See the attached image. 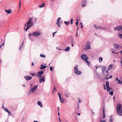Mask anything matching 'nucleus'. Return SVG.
I'll use <instances>...</instances> for the list:
<instances>
[{
    "label": "nucleus",
    "instance_id": "obj_52",
    "mask_svg": "<svg viewBox=\"0 0 122 122\" xmlns=\"http://www.w3.org/2000/svg\"><path fill=\"white\" fill-rule=\"evenodd\" d=\"M76 25L77 26L78 25V22L77 21H76Z\"/></svg>",
    "mask_w": 122,
    "mask_h": 122
},
{
    "label": "nucleus",
    "instance_id": "obj_11",
    "mask_svg": "<svg viewBox=\"0 0 122 122\" xmlns=\"http://www.w3.org/2000/svg\"><path fill=\"white\" fill-rule=\"evenodd\" d=\"M33 18V17L32 18H29V20L28 22L26 23V25H28L30 24V23H32L31 22V21L32 20V19Z\"/></svg>",
    "mask_w": 122,
    "mask_h": 122
},
{
    "label": "nucleus",
    "instance_id": "obj_60",
    "mask_svg": "<svg viewBox=\"0 0 122 122\" xmlns=\"http://www.w3.org/2000/svg\"><path fill=\"white\" fill-rule=\"evenodd\" d=\"M59 120L60 122H61V120L60 119V117H59Z\"/></svg>",
    "mask_w": 122,
    "mask_h": 122
},
{
    "label": "nucleus",
    "instance_id": "obj_4",
    "mask_svg": "<svg viewBox=\"0 0 122 122\" xmlns=\"http://www.w3.org/2000/svg\"><path fill=\"white\" fill-rule=\"evenodd\" d=\"M90 42L88 41L86 43V45L85 49V50L89 49H91V46L90 44Z\"/></svg>",
    "mask_w": 122,
    "mask_h": 122
},
{
    "label": "nucleus",
    "instance_id": "obj_33",
    "mask_svg": "<svg viewBox=\"0 0 122 122\" xmlns=\"http://www.w3.org/2000/svg\"><path fill=\"white\" fill-rule=\"evenodd\" d=\"M94 27H95L97 29H100V28H101V27H97L96 25H94Z\"/></svg>",
    "mask_w": 122,
    "mask_h": 122
},
{
    "label": "nucleus",
    "instance_id": "obj_56",
    "mask_svg": "<svg viewBox=\"0 0 122 122\" xmlns=\"http://www.w3.org/2000/svg\"><path fill=\"white\" fill-rule=\"evenodd\" d=\"M79 104L78 103L77 104V108L78 109H79Z\"/></svg>",
    "mask_w": 122,
    "mask_h": 122
},
{
    "label": "nucleus",
    "instance_id": "obj_5",
    "mask_svg": "<svg viewBox=\"0 0 122 122\" xmlns=\"http://www.w3.org/2000/svg\"><path fill=\"white\" fill-rule=\"evenodd\" d=\"M41 33L40 31H36L33 32V36L36 37H37L40 36L41 34Z\"/></svg>",
    "mask_w": 122,
    "mask_h": 122
},
{
    "label": "nucleus",
    "instance_id": "obj_61",
    "mask_svg": "<svg viewBox=\"0 0 122 122\" xmlns=\"http://www.w3.org/2000/svg\"><path fill=\"white\" fill-rule=\"evenodd\" d=\"M73 20L72 18H71V21H73Z\"/></svg>",
    "mask_w": 122,
    "mask_h": 122
},
{
    "label": "nucleus",
    "instance_id": "obj_8",
    "mask_svg": "<svg viewBox=\"0 0 122 122\" xmlns=\"http://www.w3.org/2000/svg\"><path fill=\"white\" fill-rule=\"evenodd\" d=\"M86 0H83L82 3L81 5L82 7H84L85 6L86 3Z\"/></svg>",
    "mask_w": 122,
    "mask_h": 122
},
{
    "label": "nucleus",
    "instance_id": "obj_35",
    "mask_svg": "<svg viewBox=\"0 0 122 122\" xmlns=\"http://www.w3.org/2000/svg\"><path fill=\"white\" fill-rule=\"evenodd\" d=\"M58 95L59 96V97L60 99V98H61V94L60 93L58 92Z\"/></svg>",
    "mask_w": 122,
    "mask_h": 122
},
{
    "label": "nucleus",
    "instance_id": "obj_39",
    "mask_svg": "<svg viewBox=\"0 0 122 122\" xmlns=\"http://www.w3.org/2000/svg\"><path fill=\"white\" fill-rule=\"evenodd\" d=\"M53 68L52 67H50V69L51 71H52L53 70Z\"/></svg>",
    "mask_w": 122,
    "mask_h": 122
},
{
    "label": "nucleus",
    "instance_id": "obj_64",
    "mask_svg": "<svg viewBox=\"0 0 122 122\" xmlns=\"http://www.w3.org/2000/svg\"><path fill=\"white\" fill-rule=\"evenodd\" d=\"M121 54L122 55V50L120 51Z\"/></svg>",
    "mask_w": 122,
    "mask_h": 122
},
{
    "label": "nucleus",
    "instance_id": "obj_47",
    "mask_svg": "<svg viewBox=\"0 0 122 122\" xmlns=\"http://www.w3.org/2000/svg\"><path fill=\"white\" fill-rule=\"evenodd\" d=\"M65 96L66 97H68L69 96V95H67L66 93H65Z\"/></svg>",
    "mask_w": 122,
    "mask_h": 122
},
{
    "label": "nucleus",
    "instance_id": "obj_19",
    "mask_svg": "<svg viewBox=\"0 0 122 122\" xmlns=\"http://www.w3.org/2000/svg\"><path fill=\"white\" fill-rule=\"evenodd\" d=\"M41 67L40 68L41 69H44L47 67L46 66L43 65L42 64L41 65Z\"/></svg>",
    "mask_w": 122,
    "mask_h": 122
},
{
    "label": "nucleus",
    "instance_id": "obj_17",
    "mask_svg": "<svg viewBox=\"0 0 122 122\" xmlns=\"http://www.w3.org/2000/svg\"><path fill=\"white\" fill-rule=\"evenodd\" d=\"M113 46L115 48L118 49L119 48V46L118 44H114Z\"/></svg>",
    "mask_w": 122,
    "mask_h": 122
},
{
    "label": "nucleus",
    "instance_id": "obj_49",
    "mask_svg": "<svg viewBox=\"0 0 122 122\" xmlns=\"http://www.w3.org/2000/svg\"><path fill=\"white\" fill-rule=\"evenodd\" d=\"M56 32H57L56 31L55 32H54L53 33V37H54V35H55V34L56 33Z\"/></svg>",
    "mask_w": 122,
    "mask_h": 122
},
{
    "label": "nucleus",
    "instance_id": "obj_48",
    "mask_svg": "<svg viewBox=\"0 0 122 122\" xmlns=\"http://www.w3.org/2000/svg\"><path fill=\"white\" fill-rule=\"evenodd\" d=\"M103 86L104 89L105 90H106V86L105 84H103Z\"/></svg>",
    "mask_w": 122,
    "mask_h": 122
},
{
    "label": "nucleus",
    "instance_id": "obj_32",
    "mask_svg": "<svg viewBox=\"0 0 122 122\" xmlns=\"http://www.w3.org/2000/svg\"><path fill=\"white\" fill-rule=\"evenodd\" d=\"M107 89L108 92H109L111 89H112L110 87L107 88Z\"/></svg>",
    "mask_w": 122,
    "mask_h": 122
},
{
    "label": "nucleus",
    "instance_id": "obj_31",
    "mask_svg": "<svg viewBox=\"0 0 122 122\" xmlns=\"http://www.w3.org/2000/svg\"><path fill=\"white\" fill-rule=\"evenodd\" d=\"M102 60H103V59L102 57H100L99 59V62H102Z\"/></svg>",
    "mask_w": 122,
    "mask_h": 122
},
{
    "label": "nucleus",
    "instance_id": "obj_51",
    "mask_svg": "<svg viewBox=\"0 0 122 122\" xmlns=\"http://www.w3.org/2000/svg\"><path fill=\"white\" fill-rule=\"evenodd\" d=\"M57 26H58V27H59L60 28V27L61 25H60V24H57Z\"/></svg>",
    "mask_w": 122,
    "mask_h": 122
},
{
    "label": "nucleus",
    "instance_id": "obj_28",
    "mask_svg": "<svg viewBox=\"0 0 122 122\" xmlns=\"http://www.w3.org/2000/svg\"><path fill=\"white\" fill-rule=\"evenodd\" d=\"M64 23L67 25H68L70 23V22L64 21Z\"/></svg>",
    "mask_w": 122,
    "mask_h": 122
},
{
    "label": "nucleus",
    "instance_id": "obj_58",
    "mask_svg": "<svg viewBox=\"0 0 122 122\" xmlns=\"http://www.w3.org/2000/svg\"><path fill=\"white\" fill-rule=\"evenodd\" d=\"M34 64L33 63V62H32V66H33L34 65Z\"/></svg>",
    "mask_w": 122,
    "mask_h": 122
},
{
    "label": "nucleus",
    "instance_id": "obj_18",
    "mask_svg": "<svg viewBox=\"0 0 122 122\" xmlns=\"http://www.w3.org/2000/svg\"><path fill=\"white\" fill-rule=\"evenodd\" d=\"M112 64H110L108 66L107 68L108 69V70H110L113 68V67H112Z\"/></svg>",
    "mask_w": 122,
    "mask_h": 122
},
{
    "label": "nucleus",
    "instance_id": "obj_13",
    "mask_svg": "<svg viewBox=\"0 0 122 122\" xmlns=\"http://www.w3.org/2000/svg\"><path fill=\"white\" fill-rule=\"evenodd\" d=\"M33 25V23H30V24L28 25L27 26V27L29 29L30 28V27L32 26Z\"/></svg>",
    "mask_w": 122,
    "mask_h": 122
},
{
    "label": "nucleus",
    "instance_id": "obj_41",
    "mask_svg": "<svg viewBox=\"0 0 122 122\" xmlns=\"http://www.w3.org/2000/svg\"><path fill=\"white\" fill-rule=\"evenodd\" d=\"M100 29H101L102 30H105L106 29V28L104 27H101V28H100Z\"/></svg>",
    "mask_w": 122,
    "mask_h": 122
},
{
    "label": "nucleus",
    "instance_id": "obj_53",
    "mask_svg": "<svg viewBox=\"0 0 122 122\" xmlns=\"http://www.w3.org/2000/svg\"><path fill=\"white\" fill-rule=\"evenodd\" d=\"M29 29L27 27H26V29H25V31H27V30H28V29Z\"/></svg>",
    "mask_w": 122,
    "mask_h": 122
},
{
    "label": "nucleus",
    "instance_id": "obj_42",
    "mask_svg": "<svg viewBox=\"0 0 122 122\" xmlns=\"http://www.w3.org/2000/svg\"><path fill=\"white\" fill-rule=\"evenodd\" d=\"M106 120H104L102 121L101 120H100V122H106Z\"/></svg>",
    "mask_w": 122,
    "mask_h": 122
},
{
    "label": "nucleus",
    "instance_id": "obj_37",
    "mask_svg": "<svg viewBox=\"0 0 122 122\" xmlns=\"http://www.w3.org/2000/svg\"><path fill=\"white\" fill-rule=\"evenodd\" d=\"M21 2L20 0V1L19 4V8L20 9V8Z\"/></svg>",
    "mask_w": 122,
    "mask_h": 122
},
{
    "label": "nucleus",
    "instance_id": "obj_26",
    "mask_svg": "<svg viewBox=\"0 0 122 122\" xmlns=\"http://www.w3.org/2000/svg\"><path fill=\"white\" fill-rule=\"evenodd\" d=\"M118 36L120 38L122 39V34H118Z\"/></svg>",
    "mask_w": 122,
    "mask_h": 122
},
{
    "label": "nucleus",
    "instance_id": "obj_59",
    "mask_svg": "<svg viewBox=\"0 0 122 122\" xmlns=\"http://www.w3.org/2000/svg\"><path fill=\"white\" fill-rule=\"evenodd\" d=\"M1 45L2 46L4 45V43L3 44H2Z\"/></svg>",
    "mask_w": 122,
    "mask_h": 122
},
{
    "label": "nucleus",
    "instance_id": "obj_9",
    "mask_svg": "<svg viewBox=\"0 0 122 122\" xmlns=\"http://www.w3.org/2000/svg\"><path fill=\"white\" fill-rule=\"evenodd\" d=\"M45 81V76H44L42 77H41L39 79V81L41 83L44 81Z\"/></svg>",
    "mask_w": 122,
    "mask_h": 122
},
{
    "label": "nucleus",
    "instance_id": "obj_30",
    "mask_svg": "<svg viewBox=\"0 0 122 122\" xmlns=\"http://www.w3.org/2000/svg\"><path fill=\"white\" fill-rule=\"evenodd\" d=\"M40 56L41 57L44 58H45L46 57V56L45 55L42 54H41L40 55Z\"/></svg>",
    "mask_w": 122,
    "mask_h": 122
},
{
    "label": "nucleus",
    "instance_id": "obj_2",
    "mask_svg": "<svg viewBox=\"0 0 122 122\" xmlns=\"http://www.w3.org/2000/svg\"><path fill=\"white\" fill-rule=\"evenodd\" d=\"M82 59L88 65L89 64V62L87 60L89 58L85 54H82L81 56Z\"/></svg>",
    "mask_w": 122,
    "mask_h": 122
},
{
    "label": "nucleus",
    "instance_id": "obj_15",
    "mask_svg": "<svg viewBox=\"0 0 122 122\" xmlns=\"http://www.w3.org/2000/svg\"><path fill=\"white\" fill-rule=\"evenodd\" d=\"M5 12L8 14L12 12V10H5Z\"/></svg>",
    "mask_w": 122,
    "mask_h": 122
},
{
    "label": "nucleus",
    "instance_id": "obj_44",
    "mask_svg": "<svg viewBox=\"0 0 122 122\" xmlns=\"http://www.w3.org/2000/svg\"><path fill=\"white\" fill-rule=\"evenodd\" d=\"M117 81H118V82H117V83H118V84H119L120 83V82L121 81L119 80H118Z\"/></svg>",
    "mask_w": 122,
    "mask_h": 122
},
{
    "label": "nucleus",
    "instance_id": "obj_36",
    "mask_svg": "<svg viewBox=\"0 0 122 122\" xmlns=\"http://www.w3.org/2000/svg\"><path fill=\"white\" fill-rule=\"evenodd\" d=\"M113 94V92L112 91H111L109 92V94L111 95L112 96V95Z\"/></svg>",
    "mask_w": 122,
    "mask_h": 122
},
{
    "label": "nucleus",
    "instance_id": "obj_1",
    "mask_svg": "<svg viewBox=\"0 0 122 122\" xmlns=\"http://www.w3.org/2000/svg\"><path fill=\"white\" fill-rule=\"evenodd\" d=\"M117 112V114L120 116H122V104H118L116 107Z\"/></svg>",
    "mask_w": 122,
    "mask_h": 122
},
{
    "label": "nucleus",
    "instance_id": "obj_38",
    "mask_svg": "<svg viewBox=\"0 0 122 122\" xmlns=\"http://www.w3.org/2000/svg\"><path fill=\"white\" fill-rule=\"evenodd\" d=\"M61 19V18L60 17L58 18V19L57 20V22H60V20Z\"/></svg>",
    "mask_w": 122,
    "mask_h": 122
},
{
    "label": "nucleus",
    "instance_id": "obj_29",
    "mask_svg": "<svg viewBox=\"0 0 122 122\" xmlns=\"http://www.w3.org/2000/svg\"><path fill=\"white\" fill-rule=\"evenodd\" d=\"M102 70H103V71H106V67L105 66H104L102 68Z\"/></svg>",
    "mask_w": 122,
    "mask_h": 122
},
{
    "label": "nucleus",
    "instance_id": "obj_43",
    "mask_svg": "<svg viewBox=\"0 0 122 122\" xmlns=\"http://www.w3.org/2000/svg\"><path fill=\"white\" fill-rule=\"evenodd\" d=\"M120 63L121 64V66L122 67V57L121 58Z\"/></svg>",
    "mask_w": 122,
    "mask_h": 122
},
{
    "label": "nucleus",
    "instance_id": "obj_50",
    "mask_svg": "<svg viewBox=\"0 0 122 122\" xmlns=\"http://www.w3.org/2000/svg\"><path fill=\"white\" fill-rule=\"evenodd\" d=\"M30 74L32 76H33L35 75V73H30Z\"/></svg>",
    "mask_w": 122,
    "mask_h": 122
},
{
    "label": "nucleus",
    "instance_id": "obj_6",
    "mask_svg": "<svg viewBox=\"0 0 122 122\" xmlns=\"http://www.w3.org/2000/svg\"><path fill=\"white\" fill-rule=\"evenodd\" d=\"M114 30H117L120 31V30L122 31V26H119L117 27H115L114 28Z\"/></svg>",
    "mask_w": 122,
    "mask_h": 122
},
{
    "label": "nucleus",
    "instance_id": "obj_12",
    "mask_svg": "<svg viewBox=\"0 0 122 122\" xmlns=\"http://www.w3.org/2000/svg\"><path fill=\"white\" fill-rule=\"evenodd\" d=\"M4 110L6 112H7L9 114H10V115H11V114L10 113L8 109L6 107H5L4 108Z\"/></svg>",
    "mask_w": 122,
    "mask_h": 122
},
{
    "label": "nucleus",
    "instance_id": "obj_40",
    "mask_svg": "<svg viewBox=\"0 0 122 122\" xmlns=\"http://www.w3.org/2000/svg\"><path fill=\"white\" fill-rule=\"evenodd\" d=\"M28 35L29 36H33V33L32 34L31 33H30Z\"/></svg>",
    "mask_w": 122,
    "mask_h": 122
},
{
    "label": "nucleus",
    "instance_id": "obj_63",
    "mask_svg": "<svg viewBox=\"0 0 122 122\" xmlns=\"http://www.w3.org/2000/svg\"><path fill=\"white\" fill-rule=\"evenodd\" d=\"M33 122H39L38 121H34Z\"/></svg>",
    "mask_w": 122,
    "mask_h": 122
},
{
    "label": "nucleus",
    "instance_id": "obj_46",
    "mask_svg": "<svg viewBox=\"0 0 122 122\" xmlns=\"http://www.w3.org/2000/svg\"><path fill=\"white\" fill-rule=\"evenodd\" d=\"M53 90L54 91H56V89L55 87H54V88H53Z\"/></svg>",
    "mask_w": 122,
    "mask_h": 122
},
{
    "label": "nucleus",
    "instance_id": "obj_22",
    "mask_svg": "<svg viewBox=\"0 0 122 122\" xmlns=\"http://www.w3.org/2000/svg\"><path fill=\"white\" fill-rule=\"evenodd\" d=\"M37 103L38 105L40 106L41 107H42L43 106L42 105V103L41 101L38 102Z\"/></svg>",
    "mask_w": 122,
    "mask_h": 122
},
{
    "label": "nucleus",
    "instance_id": "obj_3",
    "mask_svg": "<svg viewBox=\"0 0 122 122\" xmlns=\"http://www.w3.org/2000/svg\"><path fill=\"white\" fill-rule=\"evenodd\" d=\"M38 87V86L36 85L33 87L32 89H30L29 91L28 92V94H30L35 92L36 90Z\"/></svg>",
    "mask_w": 122,
    "mask_h": 122
},
{
    "label": "nucleus",
    "instance_id": "obj_10",
    "mask_svg": "<svg viewBox=\"0 0 122 122\" xmlns=\"http://www.w3.org/2000/svg\"><path fill=\"white\" fill-rule=\"evenodd\" d=\"M24 78L26 80H30L31 79L32 77L31 76H24Z\"/></svg>",
    "mask_w": 122,
    "mask_h": 122
},
{
    "label": "nucleus",
    "instance_id": "obj_24",
    "mask_svg": "<svg viewBox=\"0 0 122 122\" xmlns=\"http://www.w3.org/2000/svg\"><path fill=\"white\" fill-rule=\"evenodd\" d=\"M45 4V3H43L42 4L40 5L39 6V7L40 8H42L44 6Z\"/></svg>",
    "mask_w": 122,
    "mask_h": 122
},
{
    "label": "nucleus",
    "instance_id": "obj_62",
    "mask_svg": "<svg viewBox=\"0 0 122 122\" xmlns=\"http://www.w3.org/2000/svg\"><path fill=\"white\" fill-rule=\"evenodd\" d=\"M56 24H60L59 22H57L56 23Z\"/></svg>",
    "mask_w": 122,
    "mask_h": 122
},
{
    "label": "nucleus",
    "instance_id": "obj_25",
    "mask_svg": "<svg viewBox=\"0 0 122 122\" xmlns=\"http://www.w3.org/2000/svg\"><path fill=\"white\" fill-rule=\"evenodd\" d=\"M60 102L62 103H64V100L62 98L60 99Z\"/></svg>",
    "mask_w": 122,
    "mask_h": 122
},
{
    "label": "nucleus",
    "instance_id": "obj_45",
    "mask_svg": "<svg viewBox=\"0 0 122 122\" xmlns=\"http://www.w3.org/2000/svg\"><path fill=\"white\" fill-rule=\"evenodd\" d=\"M34 20L35 21V22H36L37 20V19L36 17H34Z\"/></svg>",
    "mask_w": 122,
    "mask_h": 122
},
{
    "label": "nucleus",
    "instance_id": "obj_34",
    "mask_svg": "<svg viewBox=\"0 0 122 122\" xmlns=\"http://www.w3.org/2000/svg\"><path fill=\"white\" fill-rule=\"evenodd\" d=\"M113 121V119L112 118H111L109 119V121L110 122H112Z\"/></svg>",
    "mask_w": 122,
    "mask_h": 122
},
{
    "label": "nucleus",
    "instance_id": "obj_55",
    "mask_svg": "<svg viewBox=\"0 0 122 122\" xmlns=\"http://www.w3.org/2000/svg\"><path fill=\"white\" fill-rule=\"evenodd\" d=\"M119 79H118V78L117 77H116L115 78V80H116V81H117Z\"/></svg>",
    "mask_w": 122,
    "mask_h": 122
},
{
    "label": "nucleus",
    "instance_id": "obj_16",
    "mask_svg": "<svg viewBox=\"0 0 122 122\" xmlns=\"http://www.w3.org/2000/svg\"><path fill=\"white\" fill-rule=\"evenodd\" d=\"M24 41H23L21 43V45H20V47H19V50H20L22 48L23 46V45L24 44Z\"/></svg>",
    "mask_w": 122,
    "mask_h": 122
},
{
    "label": "nucleus",
    "instance_id": "obj_54",
    "mask_svg": "<svg viewBox=\"0 0 122 122\" xmlns=\"http://www.w3.org/2000/svg\"><path fill=\"white\" fill-rule=\"evenodd\" d=\"M81 100H79L78 103H80L81 102Z\"/></svg>",
    "mask_w": 122,
    "mask_h": 122
},
{
    "label": "nucleus",
    "instance_id": "obj_7",
    "mask_svg": "<svg viewBox=\"0 0 122 122\" xmlns=\"http://www.w3.org/2000/svg\"><path fill=\"white\" fill-rule=\"evenodd\" d=\"M44 72V71H40L38 72L37 73L38 74H36V76L38 77H41V75Z\"/></svg>",
    "mask_w": 122,
    "mask_h": 122
},
{
    "label": "nucleus",
    "instance_id": "obj_57",
    "mask_svg": "<svg viewBox=\"0 0 122 122\" xmlns=\"http://www.w3.org/2000/svg\"><path fill=\"white\" fill-rule=\"evenodd\" d=\"M112 75H111L110 76V77H109V78H112Z\"/></svg>",
    "mask_w": 122,
    "mask_h": 122
},
{
    "label": "nucleus",
    "instance_id": "obj_23",
    "mask_svg": "<svg viewBox=\"0 0 122 122\" xmlns=\"http://www.w3.org/2000/svg\"><path fill=\"white\" fill-rule=\"evenodd\" d=\"M74 70L75 72L76 71H78L77 65H76V66L74 68Z\"/></svg>",
    "mask_w": 122,
    "mask_h": 122
},
{
    "label": "nucleus",
    "instance_id": "obj_20",
    "mask_svg": "<svg viewBox=\"0 0 122 122\" xmlns=\"http://www.w3.org/2000/svg\"><path fill=\"white\" fill-rule=\"evenodd\" d=\"M103 116L102 117L103 119H104L105 117V111L104 110V107H103Z\"/></svg>",
    "mask_w": 122,
    "mask_h": 122
},
{
    "label": "nucleus",
    "instance_id": "obj_27",
    "mask_svg": "<svg viewBox=\"0 0 122 122\" xmlns=\"http://www.w3.org/2000/svg\"><path fill=\"white\" fill-rule=\"evenodd\" d=\"M106 88L108 87H109V83L108 81L106 82Z\"/></svg>",
    "mask_w": 122,
    "mask_h": 122
},
{
    "label": "nucleus",
    "instance_id": "obj_14",
    "mask_svg": "<svg viewBox=\"0 0 122 122\" xmlns=\"http://www.w3.org/2000/svg\"><path fill=\"white\" fill-rule=\"evenodd\" d=\"M75 73L77 75H79L81 73V72L79 71H76L75 72Z\"/></svg>",
    "mask_w": 122,
    "mask_h": 122
},
{
    "label": "nucleus",
    "instance_id": "obj_21",
    "mask_svg": "<svg viewBox=\"0 0 122 122\" xmlns=\"http://www.w3.org/2000/svg\"><path fill=\"white\" fill-rule=\"evenodd\" d=\"M70 49V48L69 46H67L66 49H63V50H64L66 51H69Z\"/></svg>",
    "mask_w": 122,
    "mask_h": 122
}]
</instances>
